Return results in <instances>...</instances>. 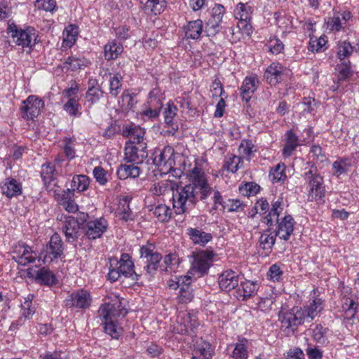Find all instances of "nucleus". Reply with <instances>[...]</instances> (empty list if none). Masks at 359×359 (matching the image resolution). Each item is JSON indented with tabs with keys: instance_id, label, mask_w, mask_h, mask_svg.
Here are the masks:
<instances>
[{
	"instance_id": "f257e3e1",
	"label": "nucleus",
	"mask_w": 359,
	"mask_h": 359,
	"mask_svg": "<svg viewBox=\"0 0 359 359\" xmlns=\"http://www.w3.org/2000/svg\"><path fill=\"white\" fill-rule=\"evenodd\" d=\"M317 289L311 292L312 299L303 307L294 306L290 311L280 315L282 326L291 328L303 324L304 322H311L324 309L325 303L323 299L316 297Z\"/></svg>"
},
{
	"instance_id": "f03ea898",
	"label": "nucleus",
	"mask_w": 359,
	"mask_h": 359,
	"mask_svg": "<svg viewBox=\"0 0 359 359\" xmlns=\"http://www.w3.org/2000/svg\"><path fill=\"white\" fill-rule=\"evenodd\" d=\"M283 210V199L278 198L272 204L269 214L264 217V222L267 226H271L274 222H277L276 236L280 239L288 241L293 233L295 222L290 215H285L283 218L278 219V217Z\"/></svg>"
},
{
	"instance_id": "7ed1b4c3",
	"label": "nucleus",
	"mask_w": 359,
	"mask_h": 359,
	"mask_svg": "<svg viewBox=\"0 0 359 359\" xmlns=\"http://www.w3.org/2000/svg\"><path fill=\"white\" fill-rule=\"evenodd\" d=\"M121 302L116 300L114 304L107 303L102 305L99 309L100 317L104 322V330L107 334L112 339H118L122 334V328L117 323V318L124 317L127 311L119 309Z\"/></svg>"
},
{
	"instance_id": "20e7f679",
	"label": "nucleus",
	"mask_w": 359,
	"mask_h": 359,
	"mask_svg": "<svg viewBox=\"0 0 359 359\" xmlns=\"http://www.w3.org/2000/svg\"><path fill=\"white\" fill-rule=\"evenodd\" d=\"M7 32L15 45L27 53H30L39 42L38 32L33 27H20L14 23H9Z\"/></svg>"
},
{
	"instance_id": "39448f33",
	"label": "nucleus",
	"mask_w": 359,
	"mask_h": 359,
	"mask_svg": "<svg viewBox=\"0 0 359 359\" xmlns=\"http://www.w3.org/2000/svg\"><path fill=\"white\" fill-rule=\"evenodd\" d=\"M197 201L195 187L192 184L179 186L172 192V206L177 215L186 212Z\"/></svg>"
},
{
	"instance_id": "423d86ee",
	"label": "nucleus",
	"mask_w": 359,
	"mask_h": 359,
	"mask_svg": "<svg viewBox=\"0 0 359 359\" xmlns=\"http://www.w3.org/2000/svg\"><path fill=\"white\" fill-rule=\"evenodd\" d=\"M153 163L158 168L161 175L172 172V176H180L182 172L174 169L175 165V151L170 146L157 149L153 154Z\"/></svg>"
},
{
	"instance_id": "0eeeda50",
	"label": "nucleus",
	"mask_w": 359,
	"mask_h": 359,
	"mask_svg": "<svg viewBox=\"0 0 359 359\" xmlns=\"http://www.w3.org/2000/svg\"><path fill=\"white\" fill-rule=\"evenodd\" d=\"M199 325L197 312L194 311H180L177 318V323L173 327V332L182 335L192 337Z\"/></svg>"
},
{
	"instance_id": "6e6552de",
	"label": "nucleus",
	"mask_w": 359,
	"mask_h": 359,
	"mask_svg": "<svg viewBox=\"0 0 359 359\" xmlns=\"http://www.w3.org/2000/svg\"><path fill=\"white\" fill-rule=\"evenodd\" d=\"M304 178L307 182L308 200L311 201L322 200L325 195L323 177L310 170L305 173Z\"/></svg>"
},
{
	"instance_id": "1a4fd4ad",
	"label": "nucleus",
	"mask_w": 359,
	"mask_h": 359,
	"mask_svg": "<svg viewBox=\"0 0 359 359\" xmlns=\"http://www.w3.org/2000/svg\"><path fill=\"white\" fill-rule=\"evenodd\" d=\"M64 248L62 241L57 233L53 234L45 248L39 254V260L50 264L61 257Z\"/></svg>"
},
{
	"instance_id": "9d476101",
	"label": "nucleus",
	"mask_w": 359,
	"mask_h": 359,
	"mask_svg": "<svg viewBox=\"0 0 359 359\" xmlns=\"http://www.w3.org/2000/svg\"><path fill=\"white\" fill-rule=\"evenodd\" d=\"M13 259L22 266H26L34 262L39 255L23 242H18L13 249Z\"/></svg>"
},
{
	"instance_id": "9b49d317",
	"label": "nucleus",
	"mask_w": 359,
	"mask_h": 359,
	"mask_svg": "<svg viewBox=\"0 0 359 359\" xmlns=\"http://www.w3.org/2000/svg\"><path fill=\"white\" fill-rule=\"evenodd\" d=\"M64 303L67 307L86 309L91 305L92 297L88 290L81 289L69 294Z\"/></svg>"
},
{
	"instance_id": "f8f14e48",
	"label": "nucleus",
	"mask_w": 359,
	"mask_h": 359,
	"mask_svg": "<svg viewBox=\"0 0 359 359\" xmlns=\"http://www.w3.org/2000/svg\"><path fill=\"white\" fill-rule=\"evenodd\" d=\"M217 255L210 249L200 251L195 257L192 269L201 275L208 272L212 263L217 259Z\"/></svg>"
},
{
	"instance_id": "ddd939ff",
	"label": "nucleus",
	"mask_w": 359,
	"mask_h": 359,
	"mask_svg": "<svg viewBox=\"0 0 359 359\" xmlns=\"http://www.w3.org/2000/svg\"><path fill=\"white\" fill-rule=\"evenodd\" d=\"M352 17L349 11H334L332 15L327 18L325 21L326 29L332 32L342 31Z\"/></svg>"
},
{
	"instance_id": "4468645a",
	"label": "nucleus",
	"mask_w": 359,
	"mask_h": 359,
	"mask_svg": "<svg viewBox=\"0 0 359 359\" xmlns=\"http://www.w3.org/2000/svg\"><path fill=\"white\" fill-rule=\"evenodd\" d=\"M43 102L35 95H29L21 107L22 117L27 121L34 120L41 113L43 108Z\"/></svg>"
},
{
	"instance_id": "2eb2a0df",
	"label": "nucleus",
	"mask_w": 359,
	"mask_h": 359,
	"mask_svg": "<svg viewBox=\"0 0 359 359\" xmlns=\"http://www.w3.org/2000/svg\"><path fill=\"white\" fill-rule=\"evenodd\" d=\"M290 71L279 62H272L264 72L267 83L275 86L290 76Z\"/></svg>"
},
{
	"instance_id": "dca6fc26",
	"label": "nucleus",
	"mask_w": 359,
	"mask_h": 359,
	"mask_svg": "<svg viewBox=\"0 0 359 359\" xmlns=\"http://www.w3.org/2000/svg\"><path fill=\"white\" fill-rule=\"evenodd\" d=\"M141 258L144 260L147 265L144 269L148 273H151L154 271L161 261V255L156 252L155 246L152 244H147L141 247L140 248Z\"/></svg>"
},
{
	"instance_id": "f3484780",
	"label": "nucleus",
	"mask_w": 359,
	"mask_h": 359,
	"mask_svg": "<svg viewBox=\"0 0 359 359\" xmlns=\"http://www.w3.org/2000/svg\"><path fill=\"white\" fill-rule=\"evenodd\" d=\"M108 228V222L104 217H99L87 222L85 234L90 240L100 238Z\"/></svg>"
},
{
	"instance_id": "a211bd4d",
	"label": "nucleus",
	"mask_w": 359,
	"mask_h": 359,
	"mask_svg": "<svg viewBox=\"0 0 359 359\" xmlns=\"http://www.w3.org/2000/svg\"><path fill=\"white\" fill-rule=\"evenodd\" d=\"M147 144L127 143L125 147V160L128 162L140 163L147 156Z\"/></svg>"
},
{
	"instance_id": "6ab92c4d",
	"label": "nucleus",
	"mask_w": 359,
	"mask_h": 359,
	"mask_svg": "<svg viewBox=\"0 0 359 359\" xmlns=\"http://www.w3.org/2000/svg\"><path fill=\"white\" fill-rule=\"evenodd\" d=\"M240 274L233 270L224 271L218 278L219 287L224 291H230L236 288L241 280Z\"/></svg>"
},
{
	"instance_id": "aec40b11",
	"label": "nucleus",
	"mask_w": 359,
	"mask_h": 359,
	"mask_svg": "<svg viewBox=\"0 0 359 359\" xmlns=\"http://www.w3.org/2000/svg\"><path fill=\"white\" fill-rule=\"evenodd\" d=\"M80 229L79 223L74 217H65L62 231L67 242L74 243L77 240L80 235Z\"/></svg>"
},
{
	"instance_id": "412c9836",
	"label": "nucleus",
	"mask_w": 359,
	"mask_h": 359,
	"mask_svg": "<svg viewBox=\"0 0 359 359\" xmlns=\"http://www.w3.org/2000/svg\"><path fill=\"white\" fill-rule=\"evenodd\" d=\"M214 349L212 345L202 338L197 339L194 344L193 356L197 359H211Z\"/></svg>"
},
{
	"instance_id": "4be33fe9",
	"label": "nucleus",
	"mask_w": 359,
	"mask_h": 359,
	"mask_svg": "<svg viewBox=\"0 0 359 359\" xmlns=\"http://www.w3.org/2000/svg\"><path fill=\"white\" fill-rule=\"evenodd\" d=\"M259 83V79L256 74H251L246 76L241 86L242 99L245 102H248L257 90Z\"/></svg>"
},
{
	"instance_id": "5701e85b",
	"label": "nucleus",
	"mask_w": 359,
	"mask_h": 359,
	"mask_svg": "<svg viewBox=\"0 0 359 359\" xmlns=\"http://www.w3.org/2000/svg\"><path fill=\"white\" fill-rule=\"evenodd\" d=\"M123 135L129 137V142L133 144H147L144 141L145 130L139 126L130 125L125 128Z\"/></svg>"
},
{
	"instance_id": "b1692460",
	"label": "nucleus",
	"mask_w": 359,
	"mask_h": 359,
	"mask_svg": "<svg viewBox=\"0 0 359 359\" xmlns=\"http://www.w3.org/2000/svg\"><path fill=\"white\" fill-rule=\"evenodd\" d=\"M177 108L172 101H169L163 109V114L165 123L170 128V133L172 135L178 130V124L175 121Z\"/></svg>"
},
{
	"instance_id": "393cba45",
	"label": "nucleus",
	"mask_w": 359,
	"mask_h": 359,
	"mask_svg": "<svg viewBox=\"0 0 359 359\" xmlns=\"http://www.w3.org/2000/svg\"><path fill=\"white\" fill-rule=\"evenodd\" d=\"M175 187H177V182L171 180H165L154 183L151 186L149 191L156 196H163L171 191L172 193Z\"/></svg>"
},
{
	"instance_id": "a878e982",
	"label": "nucleus",
	"mask_w": 359,
	"mask_h": 359,
	"mask_svg": "<svg viewBox=\"0 0 359 359\" xmlns=\"http://www.w3.org/2000/svg\"><path fill=\"white\" fill-rule=\"evenodd\" d=\"M1 193L8 198L19 196L22 193V186L15 179L6 178L1 186Z\"/></svg>"
},
{
	"instance_id": "bb28decb",
	"label": "nucleus",
	"mask_w": 359,
	"mask_h": 359,
	"mask_svg": "<svg viewBox=\"0 0 359 359\" xmlns=\"http://www.w3.org/2000/svg\"><path fill=\"white\" fill-rule=\"evenodd\" d=\"M187 231V234L192 242L200 246H205L212 239V236L210 233L203 231L199 229L189 228Z\"/></svg>"
},
{
	"instance_id": "cd10ccee",
	"label": "nucleus",
	"mask_w": 359,
	"mask_h": 359,
	"mask_svg": "<svg viewBox=\"0 0 359 359\" xmlns=\"http://www.w3.org/2000/svg\"><path fill=\"white\" fill-rule=\"evenodd\" d=\"M301 144L298 137L292 130H288L285 134V144L283 149V156L287 158L293 154V151Z\"/></svg>"
},
{
	"instance_id": "c85d7f7f",
	"label": "nucleus",
	"mask_w": 359,
	"mask_h": 359,
	"mask_svg": "<svg viewBox=\"0 0 359 359\" xmlns=\"http://www.w3.org/2000/svg\"><path fill=\"white\" fill-rule=\"evenodd\" d=\"M236 291V297L238 300L244 301L252 297L258 290V285L250 280L242 282Z\"/></svg>"
},
{
	"instance_id": "c756f323",
	"label": "nucleus",
	"mask_w": 359,
	"mask_h": 359,
	"mask_svg": "<svg viewBox=\"0 0 359 359\" xmlns=\"http://www.w3.org/2000/svg\"><path fill=\"white\" fill-rule=\"evenodd\" d=\"M225 8L222 4H215L211 10V17L208 20V26L211 27L214 32H217L220 24L222 22Z\"/></svg>"
},
{
	"instance_id": "7c9ffc66",
	"label": "nucleus",
	"mask_w": 359,
	"mask_h": 359,
	"mask_svg": "<svg viewBox=\"0 0 359 359\" xmlns=\"http://www.w3.org/2000/svg\"><path fill=\"white\" fill-rule=\"evenodd\" d=\"M185 36L188 39H198L203 30V25L201 20L189 21L184 27Z\"/></svg>"
},
{
	"instance_id": "2f4dec72",
	"label": "nucleus",
	"mask_w": 359,
	"mask_h": 359,
	"mask_svg": "<svg viewBox=\"0 0 359 359\" xmlns=\"http://www.w3.org/2000/svg\"><path fill=\"white\" fill-rule=\"evenodd\" d=\"M34 298L33 294H28L27 297L24 299V302L21 304V311H20V318L18 320V325H22L24 323V319H30L32 318L33 315L35 313L36 309L35 306L32 304V300Z\"/></svg>"
},
{
	"instance_id": "473e14b6",
	"label": "nucleus",
	"mask_w": 359,
	"mask_h": 359,
	"mask_svg": "<svg viewBox=\"0 0 359 359\" xmlns=\"http://www.w3.org/2000/svg\"><path fill=\"white\" fill-rule=\"evenodd\" d=\"M73 191L71 189H67L64 191L62 195L57 196V200L59 203L65 208L69 212L74 213L79 210L77 204L72 199Z\"/></svg>"
},
{
	"instance_id": "72a5a7b5",
	"label": "nucleus",
	"mask_w": 359,
	"mask_h": 359,
	"mask_svg": "<svg viewBox=\"0 0 359 359\" xmlns=\"http://www.w3.org/2000/svg\"><path fill=\"white\" fill-rule=\"evenodd\" d=\"M123 51L122 43L115 40L109 41L104 47V58L107 60L116 59Z\"/></svg>"
},
{
	"instance_id": "f704fd0d",
	"label": "nucleus",
	"mask_w": 359,
	"mask_h": 359,
	"mask_svg": "<svg viewBox=\"0 0 359 359\" xmlns=\"http://www.w3.org/2000/svg\"><path fill=\"white\" fill-rule=\"evenodd\" d=\"M140 173V168L135 164H121L116 171L118 179L121 180L128 178H136L139 177Z\"/></svg>"
},
{
	"instance_id": "c9c22d12",
	"label": "nucleus",
	"mask_w": 359,
	"mask_h": 359,
	"mask_svg": "<svg viewBox=\"0 0 359 359\" xmlns=\"http://www.w3.org/2000/svg\"><path fill=\"white\" fill-rule=\"evenodd\" d=\"M116 267L125 277H131L135 273L133 263L128 254L121 255L120 260L116 263Z\"/></svg>"
},
{
	"instance_id": "e433bc0d",
	"label": "nucleus",
	"mask_w": 359,
	"mask_h": 359,
	"mask_svg": "<svg viewBox=\"0 0 359 359\" xmlns=\"http://www.w3.org/2000/svg\"><path fill=\"white\" fill-rule=\"evenodd\" d=\"M79 34V28L75 25H69L65 27L63 31V48H71L72 47L76 40Z\"/></svg>"
},
{
	"instance_id": "4c0bfd02",
	"label": "nucleus",
	"mask_w": 359,
	"mask_h": 359,
	"mask_svg": "<svg viewBox=\"0 0 359 359\" xmlns=\"http://www.w3.org/2000/svg\"><path fill=\"white\" fill-rule=\"evenodd\" d=\"M249 341L245 338L238 339L234 344L233 350L231 354L233 359H248V358Z\"/></svg>"
},
{
	"instance_id": "58836bf2",
	"label": "nucleus",
	"mask_w": 359,
	"mask_h": 359,
	"mask_svg": "<svg viewBox=\"0 0 359 359\" xmlns=\"http://www.w3.org/2000/svg\"><path fill=\"white\" fill-rule=\"evenodd\" d=\"M163 99V93L161 92L159 88L156 87L153 88L149 92L147 101L145 104L147 106H149L160 112L163 106L162 101Z\"/></svg>"
},
{
	"instance_id": "ea45409f",
	"label": "nucleus",
	"mask_w": 359,
	"mask_h": 359,
	"mask_svg": "<svg viewBox=\"0 0 359 359\" xmlns=\"http://www.w3.org/2000/svg\"><path fill=\"white\" fill-rule=\"evenodd\" d=\"M276 300V294L272 288H267L263 297L257 299V307L262 311H269Z\"/></svg>"
},
{
	"instance_id": "a19ab883",
	"label": "nucleus",
	"mask_w": 359,
	"mask_h": 359,
	"mask_svg": "<svg viewBox=\"0 0 359 359\" xmlns=\"http://www.w3.org/2000/svg\"><path fill=\"white\" fill-rule=\"evenodd\" d=\"M90 180L85 175H76L72 177L71 182V188L69 189L73 191V194L75 191L79 193L86 191L90 185Z\"/></svg>"
},
{
	"instance_id": "79ce46f5",
	"label": "nucleus",
	"mask_w": 359,
	"mask_h": 359,
	"mask_svg": "<svg viewBox=\"0 0 359 359\" xmlns=\"http://www.w3.org/2000/svg\"><path fill=\"white\" fill-rule=\"evenodd\" d=\"M358 305L353 299L349 297H344L341 299V311L345 319L353 318L357 312Z\"/></svg>"
},
{
	"instance_id": "37998d69",
	"label": "nucleus",
	"mask_w": 359,
	"mask_h": 359,
	"mask_svg": "<svg viewBox=\"0 0 359 359\" xmlns=\"http://www.w3.org/2000/svg\"><path fill=\"white\" fill-rule=\"evenodd\" d=\"M354 50V47L351 43L346 41H339L336 46V55L337 58L340 60H346L349 56L351 55Z\"/></svg>"
},
{
	"instance_id": "c03bdc74",
	"label": "nucleus",
	"mask_w": 359,
	"mask_h": 359,
	"mask_svg": "<svg viewBox=\"0 0 359 359\" xmlns=\"http://www.w3.org/2000/svg\"><path fill=\"white\" fill-rule=\"evenodd\" d=\"M165 0H151L149 3L141 6L142 9L147 15H158L164 11Z\"/></svg>"
},
{
	"instance_id": "a18cd8bd",
	"label": "nucleus",
	"mask_w": 359,
	"mask_h": 359,
	"mask_svg": "<svg viewBox=\"0 0 359 359\" xmlns=\"http://www.w3.org/2000/svg\"><path fill=\"white\" fill-rule=\"evenodd\" d=\"M256 150V147L251 140H243L238 147L239 157L242 160L250 161Z\"/></svg>"
},
{
	"instance_id": "49530a36",
	"label": "nucleus",
	"mask_w": 359,
	"mask_h": 359,
	"mask_svg": "<svg viewBox=\"0 0 359 359\" xmlns=\"http://www.w3.org/2000/svg\"><path fill=\"white\" fill-rule=\"evenodd\" d=\"M243 167V160L234 154H227L223 165V169L235 173Z\"/></svg>"
},
{
	"instance_id": "de8ad7c7",
	"label": "nucleus",
	"mask_w": 359,
	"mask_h": 359,
	"mask_svg": "<svg viewBox=\"0 0 359 359\" xmlns=\"http://www.w3.org/2000/svg\"><path fill=\"white\" fill-rule=\"evenodd\" d=\"M327 43V37L325 35L316 37L310 36L308 49L313 53H319L327 49L326 44Z\"/></svg>"
},
{
	"instance_id": "09e8293b",
	"label": "nucleus",
	"mask_w": 359,
	"mask_h": 359,
	"mask_svg": "<svg viewBox=\"0 0 359 359\" xmlns=\"http://www.w3.org/2000/svg\"><path fill=\"white\" fill-rule=\"evenodd\" d=\"M90 63V61L85 57L70 56L67 58L65 65L67 69L75 71L88 66Z\"/></svg>"
},
{
	"instance_id": "8fccbe9b",
	"label": "nucleus",
	"mask_w": 359,
	"mask_h": 359,
	"mask_svg": "<svg viewBox=\"0 0 359 359\" xmlns=\"http://www.w3.org/2000/svg\"><path fill=\"white\" fill-rule=\"evenodd\" d=\"M252 11L253 8L248 3H239L236 6L233 13L237 20L252 19Z\"/></svg>"
},
{
	"instance_id": "3c124183",
	"label": "nucleus",
	"mask_w": 359,
	"mask_h": 359,
	"mask_svg": "<svg viewBox=\"0 0 359 359\" xmlns=\"http://www.w3.org/2000/svg\"><path fill=\"white\" fill-rule=\"evenodd\" d=\"M187 176L189 180L193 182L194 187H196L207 181L202 168L198 166L197 164L190 170Z\"/></svg>"
},
{
	"instance_id": "603ef678",
	"label": "nucleus",
	"mask_w": 359,
	"mask_h": 359,
	"mask_svg": "<svg viewBox=\"0 0 359 359\" xmlns=\"http://www.w3.org/2000/svg\"><path fill=\"white\" fill-rule=\"evenodd\" d=\"M64 110L70 116L74 117H79L81 116V112L80 109L81 108L79 104V97H72L67 100L64 104Z\"/></svg>"
},
{
	"instance_id": "864d4df0",
	"label": "nucleus",
	"mask_w": 359,
	"mask_h": 359,
	"mask_svg": "<svg viewBox=\"0 0 359 359\" xmlns=\"http://www.w3.org/2000/svg\"><path fill=\"white\" fill-rule=\"evenodd\" d=\"M154 215L159 222H168L172 215V210L165 204H159L152 210Z\"/></svg>"
},
{
	"instance_id": "5fc2aeb1",
	"label": "nucleus",
	"mask_w": 359,
	"mask_h": 359,
	"mask_svg": "<svg viewBox=\"0 0 359 359\" xmlns=\"http://www.w3.org/2000/svg\"><path fill=\"white\" fill-rule=\"evenodd\" d=\"M285 168L286 166L284 163H279L271 169L269 177L273 183L283 182L286 179Z\"/></svg>"
},
{
	"instance_id": "6e6d98bb",
	"label": "nucleus",
	"mask_w": 359,
	"mask_h": 359,
	"mask_svg": "<svg viewBox=\"0 0 359 359\" xmlns=\"http://www.w3.org/2000/svg\"><path fill=\"white\" fill-rule=\"evenodd\" d=\"M36 280L46 285H52L56 283L55 275L50 271L44 268L37 271Z\"/></svg>"
},
{
	"instance_id": "4d7b16f0",
	"label": "nucleus",
	"mask_w": 359,
	"mask_h": 359,
	"mask_svg": "<svg viewBox=\"0 0 359 359\" xmlns=\"http://www.w3.org/2000/svg\"><path fill=\"white\" fill-rule=\"evenodd\" d=\"M129 201L128 197H125L123 198L121 204L122 205L121 208H118L116 212L117 215L121 219H123L126 222L133 220L135 217V215L130 210L129 208Z\"/></svg>"
},
{
	"instance_id": "13d9d810",
	"label": "nucleus",
	"mask_w": 359,
	"mask_h": 359,
	"mask_svg": "<svg viewBox=\"0 0 359 359\" xmlns=\"http://www.w3.org/2000/svg\"><path fill=\"white\" fill-rule=\"evenodd\" d=\"M159 114L160 112L158 111H156L154 108L144 104L141 110L137 113V117L142 121H147L156 118L158 117Z\"/></svg>"
},
{
	"instance_id": "bf43d9fd",
	"label": "nucleus",
	"mask_w": 359,
	"mask_h": 359,
	"mask_svg": "<svg viewBox=\"0 0 359 359\" xmlns=\"http://www.w3.org/2000/svg\"><path fill=\"white\" fill-rule=\"evenodd\" d=\"M168 273H175L180 266V259L176 254H168L164 257L163 261Z\"/></svg>"
},
{
	"instance_id": "052dcab7",
	"label": "nucleus",
	"mask_w": 359,
	"mask_h": 359,
	"mask_svg": "<svg viewBox=\"0 0 359 359\" xmlns=\"http://www.w3.org/2000/svg\"><path fill=\"white\" fill-rule=\"evenodd\" d=\"M191 283H185L182 285L177 294V299L179 303L187 304L192 301L194 294L192 290L190 287Z\"/></svg>"
},
{
	"instance_id": "680f3d73",
	"label": "nucleus",
	"mask_w": 359,
	"mask_h": 359,
	"mask_svg": "<svg viewBox=\"0 0 359 359\" xmlns=\"http://www.w3.org/2000/svg\"><path fill=\"white\" fill-rule=\"evenodd\" d=\"M328 330L323 327L321 325H317L312 330V336L313 340L320 344H325L327 341V333Z\"/></svg>"
},
{
	"instance_id": "e2e57ef3",
	"label": "nucleus",
	"mask_w": 359,
	"mask_h": 359,
	"mask_svg": "<svg viewBox=\"0 0 359 359\" xmlns=\"http://www.w3.org/2000/svg\"><path fill=\"white\" fill-rule=\"evenodd\" d=\"M276 236L269 230L265 231L259 238L260 246L264 250L271 249L275 243Z\"/></svg>"
},
{
	"instance_id": "0e129e2a",
	"label": "nucleus",
	"mask_w": 359,
	"mask_h": 359,
	"mask_svg": "<svg viewBox=\"0 0 359 359\" xmlns=\"http://www.w3.org/2000/svg\"><path fill=\"white\" fill-rule=\"evenodd\" d=\"M76 141L72 138H65L62 141V147L64 153L66 156L69 159L75 158L76 150Z\"/></svg>"
},
{
	"instance_id": "69168bd1",
	"label": "nucleus",
	"mask_w": 359,
	"mask_h": 359,
	"mask_svg": "<svg viewBox=\"0 0 359 359\" xmlns=\"http://www.w3.org/2000/svg\"><path fill=\"white\" fill-rule=\"evenodd\" d=\"M243 203L238 199H228L224 202L222 210L228 212H239L243 210Z\"/></svg>"
},
{
	"instance_id": "338daca9",
	"label": "nucleus",
	"mask_w": 359,
	"mask_h": 359,
	"mask_svg": "<svg viewBox=\"0 0 359 359\" xmlns=\"http://www.w3.org/2000/svg\"><path fill=\"white\" fill-rule=\"evenodd\" d=\"M191 277L186 276H176L175 279H170L168 281V286L171 290L180 289L185 283H191Z\"/></svg>"
},
{
	"instance_id": "774afa93",
	"label": "nucleus",
	"mask_w": 359,
	"mask_h": 359,
	"mask_svg": "<svg viewBox=\"0 0 359 359\" xmlns=\"http://www.w3.org/2000/svg\"><path fill=\"white\" fill-rule=\"evenodd\" d=\"M260 187L254 182H247L239 187L241 194L246 196H250L257 194L259 191Z\"/></svg>"
}]
</instances>
